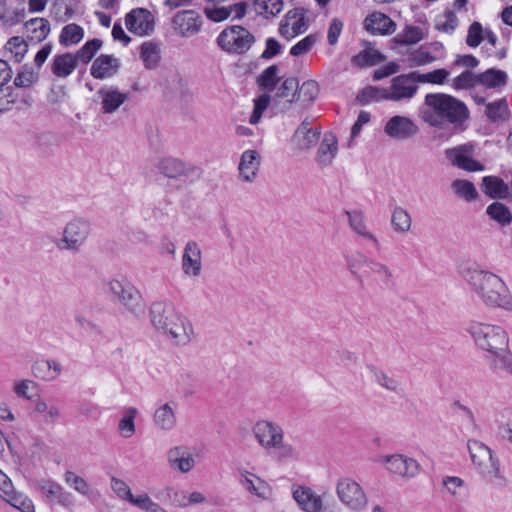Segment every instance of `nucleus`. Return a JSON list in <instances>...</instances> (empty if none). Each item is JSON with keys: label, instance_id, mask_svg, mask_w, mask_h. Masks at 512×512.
<instances>
[{"label": "nucleus", "instance_id": "obj_52", "mask_svg": "<svg viewBox=\"0 0 512 512\" xmlns=\"http://www.w3.org/2000/svg\"><path fill=\"white\" fill-rule=\"evenodd\" d=\"M450 71L444 68L436 69L427 73L416 72L418 83H428L434 85H443L448 81Z\"/></svg>", "mask_w": 512, "mask_h": 512}, {"label": "nucleus", "instance_id": "obj_11", "mask_svg": "<svg viewBox=\"0 0 512 512\" xmlns=\"http://www.w3.org/2000/svg\"><path fill=\"white\" fill-rule=\"evenodd\" d=\"M380 462L388 472L405 480L414 478L420 471L419 463L403 454L396 453L382 456Z\"/></svg>", "mask_w": 512, "mask_h": 512}, {"label": "nucleus", "instance_id": "obj_50", "mask_svg": "<svg viewBox=\"0 0 512 512\" xmlns=\"http://www.w3.org/2000/svg\"><path fill=\"white\" fill-rule=\"evenodd\" d=\"M391 223L396 232L407 233L411 229L412 219L406 209L398 206L392 212Z\"/></svg>", "mask_w": 512, "mask_h": 512}, {"label": "nucleus", "instance_id": "obj_34", "mask_svg": "<svg viewBox=\"0 0 512 512\" xmlns=\"http://www.w3.org/2000/svg\"><path fill=\"white\" fill-rule=\"evenodd\" d=\"M482 191L492 199H506L510 195L509 186L497 176L483 177Z\"/></svg>", "mask_w": 512, "mask_h": 512}, {"label": "nucleus", "instance_id": "obj_64", "mask_svg": "<svg viewBox=\"0 0 512 512\" xmlns=\"http://www.w3.org/2000/svg\"><path fill=\"white\" fill-rule=\"evenodd\" d=\"M318 37L315 34H310L304 37L302 40L297 42L290 49V54L292 56H302L308 53L312 47L317 43Z\"/></svg>", "mask_w": 512, "mask_h": 512}, {"label": "nucleus", "instance_id": "obj_8", "mask_svg": "<svg viewBox=\"0 0 512 512\" xmlns=\"http://www.w3.org/2000/svg\"><path fill=\"white\" fill-rule=\"evenodd\" d=\"M335 491L338 500L350 510L365 509L367 497L362 486L351 477H341L336 481Z\"/></svg>", "mask_w": 512, "mask_h": 512}, {"label": "nucleus", "instance_id": "obj_43", "mask_svg": "<svg viewBox=\"0 0 512 512\" xmlns=\"http://www.w3.org/2000/svg\"><path fill=\"white\" fill-rule=\"evenodd\" d=\"M319 94L318 83L314 80H307L298 85L297 90V103H300L303 107H308L317 98Z\"/></svg>", "mask_w": 512, "mask_h": 512}, {"label": "nucleus", "instance_id": "obj_28", "mask_svg": "<svg viewBox=\"0 0 512 512\" xmlns=\"http://www.w3.org/2000/svg\"><path fill=\"white\" fill-rule=\"evenodd\" d=\"M176 407V403L167 402L156 408L153 414V422L157 429L168 432L175 428L177 423Z\"/></svg>", "mask_w": 512, "mask_h": 512}, {"label": "nucleus", "instance_id": "obj_15", "mask_svg": "<svg viewBox=\"0 0 512 512\" xmlns=\"http://www.w3.org/2000/svg\"><path fill=\"white\" fill-rule=\"evenodd\" d=\"M473 150L474 146L468 143L446 150L445 155L451 164L459 169L468 172L483 171L484 165L472 157Z\"/></svg>", "mask_w": 512, "mask_h": 512}, {"label": "nucleus", "instance_id": "obj_61", "mask_svg": "<svg viewBox=\"0 0 512 512\" xmlns=\"http://www.w3.org/2000/svg\"><path fill=\"white\" fill-rule=\"evenodd\" d=\"M37 388V383L31 379H20L13 383L12 390L16 396L31 400L33 398V392Z\"/></svg>", "mask_w": 512, "mask_h": 512}, {"label": "nucleus", "instance_id": "obj_47", "mask_svg": "<svg viewBox=\"0 0 512 512\" xmlns=\"http://www.w3.org/2000/svg\"><path fill=\"white\" fill-rule=\"evenodd\" d=\"M366 275L368 277H376L385 285L390 284L394 280L392 270L386 264L373 258L367 268Z\"/></svg>", "mask_w": 512, "mask_h": 512}, {"label": "nucleus", "instance_id": "obj_1", "mask_svg": "<svg viewBox=\"0 0 512 512\" xmlns=\"http://www.w3.org/2000/svg\"><path fill=\"white\" fill-rule=\"evenodd\" d=\"M419 118L431 127L445 129L460 126L469 118L464 102L445 93H429L419 109Z\"/></svg>", "mask_w": 512, "mask_h": 512}, {"label": "nucleus", "instance_id": "obj_12", "mask_svg": "<svg viewBox=\"0 0 512 512\" xmlns=\"http://www.w3.org/2000/svg\"><path fill=\"white\" fill-rule=\"evenodd\" d=\"M291 496L303 512H322L326 509L323 496L306 484L293 483Z\"/></svg>", "mask_w": 512, "mask_h": 512}, {"label": "nucleus", "instance_id": "obj_53", "mask_svg": "<svg viewBox=\"0 0 512 512\" xmlns=\"http://www.w3.org/2000/svg\"><path fill=\"white\" fill-rule=\"evenodd\" d=\"M279 461H298L300 452L291 443L285 442L284 439L272 448Z\"/></svg>", "mask_w": 512, "mask_h": 512}, {"label": "nucleus", "instance_id": "obj_63", "mask_svg": "<svg viewBox=\"0 0 512 512\" xmlns=\"http://www.w3.org/2000/svg\"><path fill=\"white\" fill-rule=\"evenodd\" d=\"M102 46V41L99 39H93L85 43V45L77 51L74 55L76 56L77 61H81L83 63H88L94 57V55L98 52V50Z\"/></svg>", "mask_w": 512, "mask_h": 512}, {"label": "nucleus", "instance_id": "obj_5", "mask_svg": "<svg viewBox=\"0 0 512 512\" xmlns=\"http://www.w3.org/2000/svg\"><path fill=\"white\" fill-rule=\"evenodd\" d=\"M110 299L123 307L134 316L144 312L142 294L138 288L125 276L110 279L107 284Z\"/></svg>", "mask_w": 512, "mask_h": 512}, {"label": "nucleus", "instance_id": "obj_33", "mask_svg": "<svg viewBox=\"0 0 512 512\" xmlns=\"http://www.w3.org/2000/svg\"><path fill=\"white\" fill-rule=\"evenodd\" d=\"M156 167L162 175L171 179L187 176L190 171V168L183 161L173 157L161 159Z\"/></svg>", "mask_w": 512, "mask_h": 512}, {"label": "nucleus", "instance_id": "obj_37", "mask_svg": "<svg viewBox=\"0 0 512 512\" xmlns=\"http://www.w3.org/2000/svg\"><path fill=\"white\" fill-rule=\"evenodd\" d=\"M350 228L360 237L370 241L374 246H378L379 242L376 236L371 233L366 226L365 217L361 212H347Z\"/></svg>", "mask_w": 512, "mask_h": 512}, {"label": "nucleus", "instance_id": "obj_48", "mask_svg": "<svg viewBox=\"0 0 512 512\" xmlns=\"http://www.w3.org/2000/svg\"><path fill=\"white\" fill-rule=\"evenodd\" d=\"M487 215L501 226H508L512 223V213L509 208L500 202H493L486 209Z\"/></svg>", "mask_w": 512, "mask_h": 512}, {"label": "nucleus", "instance_id": "obj_55", "mask_svg": "<svg viewBox=\"0 0 512 512\" xmlns=\"http://www.w3.org/2000/svg\"><path fill=\"white\" fill-rule=\"evenodd\" d=\"M348 270L357 276L362 267L368 268L372 258L362 252H355L344 256Z\"/></svg>", "mask_w": 512, "mask_h": 512}, {"label": "nucleus", "instance_id": "obj_17", "mask_svg": "<svg viewBox=\"0 0 512 512\" xmlns=\"http://www.w3.org/2000/svg\"><path fill=\"white\" fill-rule=\"evenodd\" d=\"M36 486L47 502L57 503L62 507H68L74 502L73 495L52 479H40Z\"/></svg>", "mask_w": 512, "mask_h": 512}, {"label": "nucleus", "instance_id": "obj_40", "mask_svg": "<svg viewBox=\"0 0 512 512\" xmlns=\"http://www.w3.org/2000/svg\"><path fill=\"white\" fill-rule=\"evenodd\" d=\"M281 78L279 67L277 65H271L258 75L256 82L261 89L273 91Z\"/></svg>", "mask_w": 512, "mask_h": 512}, {"label": "nucleus", "instance_id": "obj_49", "mask_svg": "<svg viewBox=\"0 0 512 512\" xmlns=\"http://www.w3.org/2000/svg\"><path fill=\"white\" fill-rule=\"evenodd\" d=\"M507 82V74L498 69H488L478 75V84H482L488 88H496L504 86Z\"/></svg>", "mask_w": 512, "mask_h": 512}, {"label": "nucleus", "instance_id": "obj_4", "mask_svg": "<svg viewBox=\"0 0 512 512\" xmlns=\"http://www.w3.org/2000/svg\"><path fill=\"white\" fill-rule=\"evenodd\" d=\"M463 277L486 306L512 309L511 293L506 283L496 274L486 270L468 269Z\"/></svg>", "mask_w": 512, "mask_h": 512}, {"label": "nucleus", "instance_id": "obj_3", "mask_svg": "<svg viewBox=\"0 0 512 512\" xmlns=\"http://www.w3.org/2000/svg\"><path fill=\"white\" fill-rule=\"evenodd\" d=\"M149 317L153 327L173 344L185 346L192 341V324L180 315L172 304L165 301L153 302L149 309Z\"/></svg>", "mask_w": 512, "mask_h": 512}, {"label": "nucleus", "instance_id": "obj_13", "mask_svg": "<svg viewBox=\"0 0 512 512\" xmlns=\"http://www.w3.org/2000/svg\"><path fill=\"white\" fill-rule=\"evenodd\" d=\"M383 132L392 140L406 141L418 133V126L407 116L394 115L385 122Z\"/></svg>", "mask_w": 512, "mask_h": 512}, {"label": "nucleus", "instance_id": "obj_6", "mask_svg": "<svg viewBox=\"0 0 512 512\" xmlns=\"http://www.w3.org/2000/svg\"><path fill=\"white\" fill-rule=\"evenodd\" d=\"M467 448L475 469L483 479L491 483L503 480L500 461L490 447L479 440L470 439Z\"/></svg>", "mask_w": 512, "mask_h": 512}, {"label": "nucleus", "instance_id": "obj_21", "mask_svg": "<svg viewBox=\"0 0 512 512\" xmlns=\"http://www.w3.org/2000/svg\"><path fill=\"white\" fill-rule=\"evenodd\" d=\"M307 23L303 9L289 10L279 25V33L282 37L290 40L307 30Z\"/></svg>", "mask_w": 512, "mask_h": 512}, {"label": "nucleus", "instance_id": "obj_45", "mask_svg": "<svg viewBox=\"0 0 512 512\" xmlns=\"http://www.w3.org/2000/svg\"><path fill=\"white\" fill-rule=\"evenodd\" d=\"M83 37V28L77 24L71 23L62 28L59 43L65 47H69L78 44Z\"/></svg>", "mask_w": 512, "mask_h": 512}, {"label": "nucleus", "instance_id": "obj_29", "mask_svg": "<svg viewBox=\"0 0 512 512\" xmlns=\"http://www.w3.org/2000/svg\"><path fill=\"white\" fill-rule=\"evenodd\" d=\"M34 413L38 415L45 425L56 424L61 416V407L53 402L38 398L34 401Z\"/></svg>", "mask_w": 512, "mask_h": 512}, {"label": "nucleus", "instance_id": "obj_27", "mask_svg": "<svg viewBox=\"0 0 512 512\" xmlns=\"http://www.w3.org/2000/svg\"><path fill=\"white\" fill-rule=\"evenodd\" d=\"M364 28L373 35H390L395 32V22L386 14L373 12L364 20Z\"/></svg>", "mask_w": 512, "mask_h": 512}, {"label": "nucleus", "instance_id": "obj_31", "mask_svg": "<svg viewBox=\"0 0 512 512\" xmlns=\"http://www.w3.org/2000/svg\"><path fill=\"white\" fill-rule=\"evenodd\" d=\"M62 372L60 363L52 359H42L32 365V373L36 378L44 381H53Z\"/></svg>", "mask_w": 512, "mask_h": 512}, {"label": "nucleus", "instance_id": "obj_46", "mask_svg": "<svg viewBox=\"0 0 512 512\" xmlns=\"http://www.w3.org/2000/svg\"><path fill=\"white\" fill-rule=\"evenodd\" d=\"M140 58L147 69L157 67L160 60V48L157 44L147 41L141 45Z\"/></svg>", "mask_w": 512, "mask_h": 512}, {"label": "nucleus", "instance_id": "obj_7", "mask_svg": "<svg viewBox=\"0 0 512 512\" xmlns=\"http://www.w3.org/2000/svg\"><path fill=\"white\" fill-rule=\"evenodd\" d=\"M92 232L91 223L82 217H74L63 227L55 246L64 252L77 254L87 243Z\"/></svg>", "mask_w": 512, "mask_h": 512}, {"label": "nucleus", "instance_id": "obj_60", "mask_svg": "<svg viewBox=\"0 0 512 512\" xmlns=\"http://www.w3.org/2000/svg\"><path fill=\"white\" fill-rule=\"evenodd\" d=\"M477 84L478 75H475L469 70L462 72L451 81V86L455 90H467L473 88Z\"/></svg>", "mask_w": 512, "mask_h": 512}, {"label": "nucleus", "instance_id": "obj_44", "mask_svg": "<svg viewBox=\"0 0 512 512\" xmlns=\"http://www.w3.org/2000/svg\"><path fill=\"white\" fill-rule=\"evenodd\" d=\"M64 482L77 493L89 497L93 494L92 486L80 475L73 471H66L63 476Z\"/></svg>", "mask_w": 512, "mask_h": 512}, {"label": "nucleus", "instance_id": "obj_24", "mask_svg": "<svg viewBox=\"0 0 512 512\" xmlns=\"http://www.w3.org/2000/svg\"><path fill=\"white\" fill-rule=\"evenodd\" d=\"M339 151L338 139L333 133H325L316 152L315 161L320 167L332 165Z\"/></svg>", "mask_w": 512, "mask_h": 512}, {"label": "nucleus", "instance_id": "obj_41", "mask_svg": "<svg viewBox=\"0 0 512 512\" xmlns=\"http://www.w3.org/2000/svg\"><path fill=\"white\" fill-rule=\"evenodd\" d=\"M284 7L283 0H255V12L265 18L270 19L281 13Z\"/></svg>", "mask_w": 512, "mask_h": 512}, {"label": "nucleus", "instance_id": "obj_32", "mask_svg": "<svg viewBox=\"0 0 512 512\" xmlns=\"http://www.w3.org/2000/svg\"><path fill=\"white\" fill-rule=\"evenodd\" d=\"M76 56L72 53L57 54L53 57L51 71L58 78H66L77 67Z\"/></svg>", "mask_w": 512, "mask_h": 512}, {"label": "nucleus", "instance_id": "obj_10", "mask_svg": "<svg viewBox=\"0 0 512 512\" xmlns=\"http://www.w3.org/2000/svg\"><path fill=\"white\" fill-rule=\"evenodd\" d=\"M416 71L392 78L387 88L386 100L401 102L412 99L418 91Z\"/></svg>", "mask_w": 512, "mask_h": 512}, {"label": "nucleus", "instance_id": "obj_36", "mask_svg": "<svg viewBox=\"0 0 512 512\" xmlns=\"http://www.w3.org/2000/svg\"><path fill=\"white\" fill-rule=\"evenodd\" d=\"M138 410L135 407H128L123 410L122 416L118 422L117 432L124 439L132 438L136 433L135 419Z\"/></svg>", "mask_w": 512, "mask_h": 512}, {"label": "nucleus", "instance_id": "obj_25", "mask_svg": "<svg viewBox=\"0 0 512 512\" xmlns=\"http://www.w3.org/2000/svg\"><path fill=\"white\" fill-rule=\"evenodd\" d=\"M174 29L182 36L196 34L202 25L201 17L192 10L178 12L173 19Z\"/></svg>", "mask_w": 512, "mask_h": 512}, {"label": "nucleus", "instance_id": "obj_18", "mask_svg": "<svg viewBox=\"0 0 512 512\" xmlns=\"http://www.w3.org/2000/svg\"><path fill=\"white\" fill-rule=\"evenodd\" d=\"M167 463L172 470L187 474L196 466V454L186 446H175L167 452Z\"/></svg>", "mask_w": 512, "mask_h": 512}, {"label": "nucleus", "instance_id": "obj_39", "mask_svg": "<svg viewBox=\"0 0 512 512\" xmlns=\"http://www.w3.org/2000/svg\"><path fill=\"white\" fill-rule=\"evenodd\" d=\"M25 28L31 40L43 41L50 32L49 21L45 18H34L26 22Z\"/></svg>", "mask_w": 512, "mask_h": 512}, {"label": "nucleus", "instance_id": "obj_62", "mask_svg": "<svg viewBox=\"0 0 512 512\" xmlns=\"http://www.w3.org/2000/svg\"><path fill=\"white\" fill-rule=\"evenodd\" d=\"M458 26V18L453 11H445L436 19V28L445 33L451 34Z\"/></svg>", "mask_w": 512, "mask_h": 512}, {"label": "nucleus", "instance_id": "obj_23", "mask_svg": "<svg viewBox=\"0 0 512 512\" xmlns=\"http://www.w3.org/2000/svg\"><path fill=\"white\" fill-rule=\"evenodd\" d=\"M261 164V156L257 150H245L240 157L238 172L243 182L252 183L257 178Z\"/></svg>", "mask_w": 512, "mask_h": 512}, {"label": "nucleus", "instance_id": "obj_51", "mask_svg": "<svg viewBox=\"0 0 512 512\" xmlns=\"http://www.w3.org/2000/svg\"><path fill=\"white\" fill-rule=\"evenodd\" d=\"M298 80L296 78H286L278 87L275 97L285 99L289 104L297 103Z\"/></svg>", "mask_w": 512, "mask_h": 512}, {"label": "nucleus", "instance_id": "obj_2", "mask_svg": "<svg viewBox=\"0 0 512 512\" xmlns=\"http://www.w3.org/2000/svg\"><path fill=\"white\" fill-rule=\"evenodd\" d=\"M466 331L476 345L489 353L490 361L496 369L512 370V353L509 351V338L506 331L497 325L471 322Z\"/></svg>", "mask_w": 512, "mask_h": 512}, {"label": "nucleus", "instance_id": "obj_42", "mask_svg": "<svg viewBox=\"0 0 512 512\" xmlns=\"http://www.w3.org/2000/svg\"><path fill=\"white\" fill-rule=\"evenodd\" d=\"M3 499L13 508L20 512H34V504L32 500L21 492H15L13 487L8 493L2 495Z\"/></svg>", "mask_w": 512, "mask_h": 512}, {"label": "nucleus", "instance_id": "obj_57", "mask_svg": "<svg viewBox=\"0 0 512 512\" xmlns=\"http://www.w3.org/2000/svg\"><path fill=\"white\" fill-rule=\"evenodd\" d=\"M5 48L17 63H20L28 52V44L21 37L10 38Z\"/></svg>", "mask_w": 512, "mask_h": 512}, {"label": "nucleus", "instance_id": "obj_35", "mask_svg": "<svg viewBox=\"0 0 512 512\" xmlns=\"http://www.w3.org/2000/svg\"><path fill=\"white\" fill-rule=\"evenodd\" d=\"M367 370L369 371L372 380L380 387L384 388L387 391L393 393H399L401 390L400 382L394 378L393 376L387 374L382 369L369 365L367 366Z\"/></svg>", "mask_w": 512, "mask_h": 512}, {"label": "nucleus", "instance_id": "obj_30", "mask_svg": "<svg viewBox=\"0 0 512 512\" xmlns=\"http://www.w3.org/2000/svg\"><path fill=\"white\" fill-rule=\"evenodd\" d=\"M241 485L252 495L264 500L269 499L273 493V489L269 483L247 471L243 474Z\"/></svg>", "mask_w": 512, "mask_h": 512}, {"label": "nucleus", "instance_id": "obj_54", "mask_svg": "<svg viewBox=\"0 0 512 512\" xmlns=\"http://www.w3.org/2000/svg\"><path fill=\"white\" fill-rule=\"evenodd\" d=\"M451 187L456 195L465 199L466 201L475 200L478 196V192L474 184L468 180H454L451 184Z\"/></svg>", "mask_w": 512, "mask_h": 512}, {"label": "nucleus", "instance_id": "obj_56", "mask_svg": "<svg viewBox=\"0 0 512 512\" xmlns=\"http://www.w3.org/2000/svg\"><path fill=\"white\" fill-rule=\"evenodd\" d=\"M423 39V32L421 28L416 26H407L404 30L399 32L394 40L398 44H416Z\"/></svg>", "mask_w": 512, "mask_h": 512}, {"label": "nucleus", "instance_id": "obj_26", "mask_svg": "<svg viewBox=\"0 0 512 512\" xmlns=\"http://www.w3.org/2000/svg\"><path fill=\"white\" fill-rule=\"evenodd\" d=\"M120 68V61L113 55L102 54L92 63L90 73L95 79H109L115 76Z\"/></svg>", "mask_w": 512, "mask_h": 512}, {"label": "nucleus", "instance_id": "obj_59", "mask_svg": "<svg viewBox=\"0 0 512 512\" xmlns=\"http://www.w3.org/2000/svg\"><path fill=\"white\" fill-rule=\"evenodd\" d=\"M126 502L130 503L132 506L136 507L137 509L144 510V511L155 512L158 509V505L145 492L136 494V495H134L131 492V496L128 497Z\"/></svg>", "mask_w": 512, "mask_h": 512}, {"label": "nucleus", "instance_id": "obj_22", "mask_svg": "<svg viewBox=\"0 0 512 512\" xmlns=\"http://www.w3.org/2000/svg\"><path fill=\"white\" fill-rule=\"evenodd\" d=\"M127 29L137 35H147L154 29V19L152 14L143 8L134 9L125 17Z\"/></svg>", "mask_w": 512, "mask_h": 512}, {"label": "nucleus", "instance_id": "obj_19", "mask_svg": "<svg viewBox=\"0 0 512 512\" xmlns=\"http://www.w3.org/2000/svg\"><path fill=\"white\" fill-rule=\"evenodd\" d=\"M320 135L321 127L314 126L312 120L305 118L295 130L292 143L298 150L306 151L316 144Z\"/></svg>", "mask_w": 512, "mask_h": 512}, {"label": "nucleus", "instance_id": "obj_14", "mask_svg": "<svg viewBox=\"0 0 512 512\" xmlns=\"http://www.w3.org/2000/svg\"><path fill=\"white\" fill-rule=\"evenodd\" d=\"M96 95L104 114L116 113L130 98L127 91L121 90L116 85H104L97 91Z\"/></svg>", "mask_w": 512, "mask_h": 512}, {"label": "nucleus", "instance_id": "obj_38", "mask_svg": "<svg viewBox=\"0 0 512 512\" xmlns=\"http://www.w3.org/2000/svg\"><path fill=\"white\" fill-rule=\"evenodd\" d=\"M445 492L449 493L458 501H463L468 495V485L463 479L456 476H446L442 480Z\"/></svg>", "mask_w": 512, "mask_h": 512}, {"label": "nucleus", "instance_id": "obj_16", "mask_svg": "<svg viewBox=\"0 0 512 512\" xmlns=\"http://www.w3.org/2000/svg\"><path fill=\"white\" fill-rule=\"evenodd\" d=\"M253 435L259 445L268 451L284 439L282 427L268 420L258 421L253 427Z\"/></svg>", "mask_w": 512, "mask_h": 512}, {"label": "nucleus", "instance_id": "obj_20", "mask_svg": "<svg viewBox=\"0 0 512 512\" xmlns=\"http://www.w3.org/2000/svg\"><path fill=\"white\" fill-rule=\"evenodd\" d=\"M181 269L188 278H197L202 272V251L195 241H189L183 251Z\"/></svg>", "mask_w": 512, "mask_h": 512}, {"label": "nucleus", "instance_id": "obj_58", "mask_svg": "<svg viewBox=\"0 0 512 512\" xmlns=\"http://www.w3.org/2000/svg\"><path fill=\"white\" fill-rule=\"evenodd\" d=\"M271 101V97L268 93H263L254 99L253 111L249 117V123L256 125L260 122L264 111L268 108Z\"/></svg>", "mask_w": 512, "mask_h": 512}, {"label": "nucleus", "instance_id": "obj_9", "mask_svg": "<svg viewBox=\"0 0 512 512\" xmlns=\"http://www.w3.org/2000/svg\"><path fill=\"white\" fill-rule=\"evenodd\" d=\"M254 40L247 29L238 25L224 29L217 37V43L224 51L235 54L247 52Z\"/></svg>", "mask_w": 512, "mask_h": 512}]
</instances>
